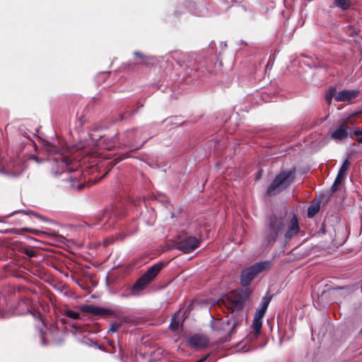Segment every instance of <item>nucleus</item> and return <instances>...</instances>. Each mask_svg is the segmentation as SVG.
<instances>
[{
	"mask_svg": "<svg viewBox=\"0 0 362 362\" xmlns=\"http://www.w3.org/2000/svg\"><path fill=\"white\" fill-rule=\"evenodd\" d=\"M188 342L190 346L193 348L202 349L207 346L209 340L204 335L195 334L189 339Z\"/></svg>",
	"mask_w": 362,
	"mask_h": 362,
	"instance_id": "9b49d317",
	"label": "nucleus"
},
{
	"mask_svg": "<svg viewBox=\"0 0 362 362\" xmlns=\"http://www.w3.org/2000/svg\"><path fill=\"white\" fill-rule=\"evenodd\" d=\"M199 246V241L195 237L188 236L177 240L175 247L185 253H189Z\"/></svg>",
	"mask_w": 362,
	"mask_h": 362,
	"instance_id": "6e6552de",
	"label": "nucleus"
},
{
	"mask_svg": "<svg viewBox=\"0 0 362 362\" xmlns=\"http://www.w3.org/2000/svg\"><path fill=\"white\" fill-rule=\"evenodd\" d=\"M362 332V327H361V332Z\"/></svg>",
	"mask_w": 362,
	"mask_h": 362,
	"instance_id": "4be33fe9",
	"label": "nucleus"
},
{
	"mask_svg": "<svg viewBox=\"0 0 362 362\" xmlns=\"http://www.w3.org/2000/svg\"><path fill=\"white\" fill-rule=\"evenodd\" d=\"M350 165V162L349 160H345L340 168L338 175L331 187L332 191H336L339 187V185L341 183L343 180L345 178L348 168Z\"/></svg>",
	"mask_w": 362,
	"mask_h": 362,
	"instance_id": "1a4fd4ad",
	"label": "nucleus"
},
{
	"mask_svg": "<svg viewBox=\"0 0 362 362\" xmlns=\"http://www.w3.org/2000/svg\"><path fill=\"white\" fill-rule=\"evenodd\" d=\"M119 325L118 324H112L109 329V332H115L118 330Z\"/></svg>",
	"mask_w": 362,
	"mask_h": 362,
	"instance_id": "aec40b11",
	"label": "nucleus"
},
{
	"mask_svg": "<svg viewBox=\"0 0 362 362\" xmlns=\"http://www.w3.org/2000/svg\"><path fill=\"white\" fill-rule=\"evenodd\" d=\"M26 254H27L28 256L32 257V256H34L35 252H34V251H33V250H27V251H26Z\"/></svg>",
	"mask_w": 362,
	"mask_h": 362,
	"instance_id": "412c9836",
	"label": "nucleus"
},
{
	"mask_svg": "<svg viewBox=\"0 0 362 362\" xmlns=\"http://www.w3.org/2000/svg\"><path fill=\"white\" fill-rule=\"evenodd\" d=\"M163 264L158 263L151 267L134 284L133 291H141L148 285L160 272Z\"/></svg>",
	"mask_w": 362,
	"mask_h": 362,
	"instance_id": "0eeeda50",
	"label": "nucleus"
},
{
	"mask_svg": "<svg viewBox=\"0 0 362 362\" xmlns=\"http://www.w3.org/2000/svg\"><path fill=\"white\" fill-rule=\"evenodd\" d=\"M349 132V127L346 124H342L331 132L330 137L335 141H341L347 137Z\"/></svg>",
	"mask_w": 362,
	"mask_h": 362,
	"instance_id": "9d476101",
	"label": "nucleus"
},
{
	"mask_svg": "<svg viewBox=\"0 0 362 362\" xmlns=\"http://www.w3.org/2000/svg\"><path fill=\"white\" fill-rule=\"evenodd\" d=\"M86 311L95 315H100L103 317L110 316L114 314L113 311L110 309L103 308L95 305H88L86 307Z\"/></svg>",
	"mask_w": 362,
	"mask_h": 362,
	"instance_id": "ddd939ff",
	"label": "nucleus"
},
{
	"mask_svg": "<svg viewBox=\"0 0 362 362\" xmlns=\"http://www.w3.org/2000/svg\"><path fill=\"white\" fill-rule=\"evenodd\" d=\"M214 327L217 330H223L231 334L235 328L234 322H231L229 320H217L214 323Z\"/></svg>",
	"mask_w": 362,
	"mask_h": 362,
	"instance_id": "f8f14e48",
	"label": "nucleus"
},
{
	"mask_svg": "<svg viewBox=\"0 0 362 362\" xmlns=\"http://www.w3.org/2000/svg\"><path fill=\"white\" fill-rule=\"evenodd\" d=\"M293 171H284L279 174L267 189V194L274 195L286 189L293 180Z\"/></svg>",
	"mask_w": 362,
	"mask_h": 362,
	"instance_id": "7ed1b4c3",
	"label": "nucleus"
},
{
	"mask_svg": "<svg viewBox=\"0 0 362 362\" xmlns=\"http://www.w3.org/2000/svg\"><path fill=\"white\" fill-rule=\"evenodd\" d=\"M288 229L285 233L286 239H291L299 231L297 217L294 214H284L283 216H273L264 232V241L268 245H272L278 236L282 234L285 227Z\"/></svg>",
	"mask_w": 362,
	"mask_h": 362,
	"instance_id": "f257e3e1",
	"label": "nucleus"
},
{
	"mask_svg": "<svg viewBox=\"0 0 362 362\" xmlns=\"http://www.w3.org/2000/svg\"><path fill=\"white\" fill-rule=\"evenodd\" d=\"M270 264V262L268 261L257 262L243 270L240 276L241 285L243 286H247L257 275L268 269Z\"/></svg>",
	"mask_w": 362,
	"mask_h": 362,
	"instance_id": "39448f33",
	"label": "nucleus"
},
{
	"mask_svg": "<svg viewBox=\"0 0 362 362\" xmlns=\"http://www.w3.org/2000/svg\"><path fill=\"white\" fill-rule=\"evenodd\" d=\"M354 134L355 135V136L357 137V141L359 143H362V131H361V130H355L354 132Z\"/></svg>",
	"mask_w": 362,
	"mask_h": 362,
	"instance_id": "6ab92c4d",
	"label": "nucleus"
},
{
	"mask_svg": "<svg viewBox=\"0 0 362 362\" xmlns=\"http://www.w3.org/2000/svg\"><path fill=\"white\" fill-rule=\"evenodd\" d=\"M334 4L340 8L345 10L350 7L351 1L349 0H334Z\"/></svg>",
	"mask_w": 362,
	"mask_h": 362,
	"instance_id": "dca6fc26",
	"label": "nucleus"
},
{
	"mask_svg": "<svg viewBox=\"0 0 362 362\" xmlns=\"http://www.w3.org/2000/svg\"><path fill=\"white\" fill-rule=\"evenodd\" d=\"M66 315L70 318L75 320L79 318V313L73 310H67L66 312Z\"/></svg>",
	"mask_w": 362,
	"mask_h": 362,
	"instance_id": "f3484780",
	"label": "nucleus"
},
{
	"mask_svg": "<svg viewBox=\"0 0 362 362\" xmlns=\"http://www.w3.org/2000/svg\"><path fill=\"white\" fill-rule=\"evenodd\" d=\"M134 54L141 59L140 62H137L138 64H141V63H144L145 62L146 57L143 54H141L139 52H134Z\"/></svg>",
	"mask_w": 362,
	"mask_h": 362,
	"instance_id": "a211bd4d",
	"label": "nucleus"
},
{
	"mask_svg": "<svg viewBox=\"0 0 362 362\" xmlns=\"http://www.w3.org/2000/svg\"><path fill=\"white\" fill-rule=\"evenodd\" d=\"M320 209V203L318 202H314L313 204L308 207V216L309 217L314 216Z\"/></svg>",
	"mask_w": 362,
	"mask_h": 362,
	"instance_id": "2eb2a0df",
	"label": "nucleus"
},
{
	"mask_svg": "<svg viewBox=\"0 0 362 362\" xmlns=\"http://www.w3.org/2000/svg\"><path fill=\"white\" fill-rule=\"evenodd\" d=\"M250 291L245 288L241 291H233L223 300L225 305L230 309L239 310L250 296Z\"/></svg>",
	"mask_w": 362,
	"mask_h": 362,
	"instance_id": "20e7f679",
	"label": "nucleus"
},
{
	"mask_svg": "<svg viewBox=\"0 0 362 362\" xmlns=\"http://www.w3.org/2000/svg\"><path fill=\"white\" fill-rule=\"evenodd\" d=\"M270 300L271 298L269 296L263 297L259 309H257V311L255 312L254 320L252 322V327L255 330V332L249 334L247 339H245L242 342L244 343L245 345L247 342L252 341L257 338L259 334L260 333L262 325V319L267 311Z\"/></svg>",
	"mask_w": 362,
	"mask_h": 362,
	"instance_id": "f03ea898",
	"label": "nucleus"
},
{
	"mask_svg": "<svg viewBox=\"0 0 362 362\" xmlns=\"http://www.w3.org/2000/svg\"><path fill=\"white\" fill-rule=\"evenodd\" d=\"M359 92L355 90H344L337 91L336 88H332L329 90L326 95V100L330 103L332 99L334 98L338 102L352 103L358 95Z\"/></svg>",
	"mask_w": 362,
	"mask_h": 362,
	"instance_id": "423d86ee",
	"label": "nucleus"
},
{
	"mask_svg": "<svg viewBox=\"0 0 362 362\" xmlns=\"http://www.w3.org/2000/svg\"><path fill=\"white\" fill-rule=\"evenodd\" d=\"M179 315H180V312H177L174 315V316L172 318V321L170 325V328L173 331L178 330V329L180 327V325L181 323V320L179 319Z\"/></svg>",
	"mask_w": 362,
	"mask_h": 362,
	"instance_id": "4468645a",
	"label": "nucleus"
}]
</instances>
